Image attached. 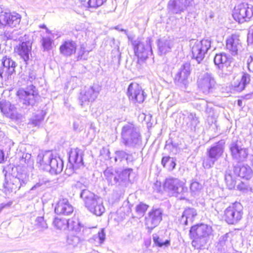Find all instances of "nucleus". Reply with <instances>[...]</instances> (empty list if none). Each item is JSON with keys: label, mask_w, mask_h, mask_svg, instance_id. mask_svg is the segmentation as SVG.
<instances>
[{"label": "nucleus", "mask_w": 253, "mask_h": 253, "mask_svg": "<svg viewBox=\"0 0 253 253\" xmlns=\"http://www.w3.org/2000/svg\"><path fill=\"white\" fill-rule=\"evenodd\" d=\"M190 238L193 239L192 245L197 249H203L212 235L211 226L205 224H200L191 227L189 231Z\"/></svg>", "instance_id": "obj_1"}, {"label": "nucleus", "mask_w": 253, "mask_h": 253, "mask_svg": "<svg viewBox=\"0 0 253 253\" xmlns=\"http://www.w3.org/2000/svg\"><path fill=\"white\" fill-rule=\"evenodd\" d=\"M11 174L5 173V182L3 186L9 192L19 190L24 186L29 180L28 174L21 168H13Z\"/></svg>", "instance_id": "obj_2"}, {"label": "nucleus", "mask_w": 253, "mask_h": 253, "mask_svg": "<svg viewBox=\"0 0 253 253\" xmlns=\"http://www.w3.org/2000/svg\"><path fill=\"white\" fill-rule=\"evenodd\" d=\"M122 142L130 148H137L142 144V137L138 128L133 124L124 125L121 131Z\"/></svg>", "instance_id": "obj_3"}, {"label": "nucleus", "mask_w": 253, "mask_h": 253, "mask_svg": "<svg viewBox=\"0 0 253 253\" xmlns=\"http://www.w3.org/2000/svg\"><path fill=\"white\" fill-rule=\"evenodd\" d=\"M80 197L84 201L86 208L94 214L100 216L105 211L102 199L88 190H83Z\"/></svg>", "instance_id": "obj_4"}, {"label": "nucleus", "mask_w": 253, "mask_h": 253, "mask_svg": "<svg viewBox=\"0 0 253 253\" xmlns=\"http://www.w3.org/2000/svg\"><path fill=\"white\" fill-rule=\"evenodd\" d=\"M164 187L165 190L180 200L185 199L188 194V188L186 186L185 183L178 178H167Z\"/></svg>", "instance_id": "obj_5"}, {"label": "nucleus", "mask_w": 253, "mask_h": 253, "mask_svg": "<svg viewBox=\"0 0 253 253\" xmlns=\"http://www.w3.org/2000/svg\"><path fill=\"white\" fill-rule=\"evenodd\" d=\"M131 42L133 46L134 53L138 57V62L144 61L152 54V41L150 38H147L145 41H142L141 39L137 38Z\"/></svg>", "instance_id": "obj_6"}, {"label": "nucleus", "mask_w": 253, "mask_h": 253, "mask_svg": "<svg viewBox=\"0 0 253 253\" xmlns=\"http://www.w3.org/2000/svg\"><path fill=\"white\" fill-rule=\"evenodd\" d=\"M197 84L200 90L206 95L213 93L217 86L214 75L211 73L208 72L199 77Z\"/></svg>", "instance_id": "obj_7"}, {"label": "nucleus", "mask_w": 253, "mask_h": 253, "mask_svg": "<svg viewBox=\"0 0 253 253\" xmlns=\"http://www.w3.org/2000/svg\"><path fill=\"white\" fill-rule=\"evenodd\" d=\"M20 103L23 107L34 105L38 98V93L33 85H29L26 89H20L17 92Z\"/></svg>", "instance_id": "obj_8"}, {"label": "nucleus", "mask_w": 253, "mask_h": 253, "mask_svg": "<svg viewBox=\"0 0 253 253\" xmlns=\"http://www.w3.org/2000/svg\"><path fill=\"white\" fill-rule=\"evenodd\" d=\"M229 149L233 160L238 163L246 161L249 150L243 146L241 141L233 139L229 145Z\"/></svg>", "instance_id": "obj_9"}, {"label": "nucleus", "mask_w": 253, "mask_h": 253, "mask_svg": "<svg viewBox=\"0 0 253 253\" xmlns=\"http://www.w3.org/2000/svg\"><path fill=\"white\" fill-rule=\"evenodd\" d=\"M243 214L242 205L240 203L235 202L225 210L224 217L229 224H235L241 220Z\"/></svg>", "instance_id": "obj_10"}, {"label": "nucleus", "mask_w": 253, "mask_h": 253, "mask_svg": "<svg viewBox=\"0 0 253 253\" xmlns=\"http://www.w3.org/2000/svg\"><path fill=\"white\" fill-rule=\"evenodd\" d=\"M253 16V6L242 3L235 7L233 13L234 19L239 23L249 20Z\"/></svg>", "instance_id": "obj_11"}, {"label": "nucleus", "mask_w": 253, "mask_h": 253, "mask_svg": "<svg viewBox=\"0 0 253 253\" xmlns=\"http://www.w3.org/2000/svg\"><path fill=\"white\" fill-rule=\"evenodd\" d=\"M211 46V41L209 39H204L200 41H197L192 48V56L198 63L205 58L206 54Z\"/></svg>", "instance_id": "obj_12"}, {"label": "nucleus", "mask_w": 253, "mask_h": 253, "mask_svg": "<svg viewBox=\"0 0 253 253\" xmlns=\"http://www.w3.org/2000/svg\"><path fill=\"white\" fill-rule=\"evenodd\" d=\"M83 155L82 150L78 148L71 149L69 152V164L67 165L66 170L74 172L75 169H77L83 166Z\"/></svg>", "instance_id": "obj_13"}, {"label": "nucleus", "mask_w": 253, "mask_h": 253, "mask_svg": "<svg viewBox=\"0 0 253 253\" xmlns=\"http://www.w3.org/2000/svg\"><path fill=\"white\" fill-rule=\"evenodd\" d=\"M21 21V16L16 13H0V29L3 30L7 27H16Z\"/></svg>", "instance_id": "obj_14"}, {"label": "nucleus", "mask_w": 253, "mask_h": 253, "mask_svg": "<svg viewBox=\"0 0 253 253\" xmlns=\"http://www.w3.org/2000/svg\"><path fill=\"white\" fill-rule=\"evenodd\" d=\"M163 211L160 208L152 209L145 217V224L149 230H152L158 226L162 220Z\"/></svg>", "instance_id": "obj_15"}, {"label": "nucleus", "mask_w": 253, "mask_h": 253, "mask_svg": "<svg viewBox=\"0 0 253 253\" xmlns=\"http://www.w3.org/2000/svg\"><path fill=\"white\" fill-rule=\"evenodd\" d=\"M127 95L129 100L133 103H141L146 98V95L141 87L136 83H131L127 88Z\"/></svg>", "instance_id": "obj_16"}, {"label": "nucleus", "mask_w": 253, "mask_h": 253, "mask_svg": "<svg viewBox=\"0 0 253 253\" xmlns=\"http://www.w3.org/2000/svg\"><path fill=\"white\" fill-rule=\"evenodd\" d=\"M193 0H169L168 3L169 12L172 14H181L188 7L192 5Z\"/></svg>", "instance_id": "obj_17"}, {"label": "nucleus", "mask_w": 253, "mask_h": 253, "mask_svg": "<svg viewBox=\"0 0 253 253\" xmlns=\"http://www.w3.org/2000/svg\"><path fill=\"white\" fill-rule=\"evenodd\" d=\"M14 50L27 65L32 55V42L30 41L23 42L15 47Z\"/></svg>", "instance_id": "obj_18"}, {"label": "nucleus", "mask_w": 253, "mask_h": 253, "mask_svg": "<svg viewBox=\"0 0 253 253\" xmlns=\"http://www.w3.org/2000/svg\"><path fill=\"white\" fill-rule=\"evenodd\" d=\"M230 62V56H228L225 53H219L214 56V63L223 74L228 75L230 73V70H228Z\"/></svg>", "instance_id": "obj_19"}, {"label": "nucleus", "mask_w": 253, "mask_h": 253, "mask_svg": "<svg viewBox=\"0 0 253 253\" xmlns=\"http://www.w3.org/2000/svg\"><path fill=\"white\" fill-rule=\"evenodd\" d=\"M0 109L1 112L7 117L14 120H19L22 115L17 113L16 108L9 101H1L0 102Z\"/></svg>", "instance_id": "obj_20"}, {"label": "nucleus", "mask_w": 253, "mask_h": 253, "mask_svg": "<svg viewBox=\"0 0 253 253\" xmlns=\"http://www.w3.org/2000/svg\"><path fill=\"white\" fill-rule=\"evenodd\" d=\"M2 67L0 70V76L3 78H8L15 72L16 63L10 57L4 56L1 59Z\"/></svg>", "instance_id": "obj_21"}, {"label": "nucleus", "mask_w": 253, "mask_h": 253, "mask_svg": "<svg viewBox=\"0 0 253 253\" xmlns=\"http://www.w3.org/2000/svg\"><path fill=\"white\" fill-rule=\"evenodd\" d=\"M190 72V64L188 62L184 63L175 76V82L179 85H186L188 83V77Z\"/></svg>", "instance_id": "obj_22"}, {"label": "nucleus", "mask_w": 253, "mask_h": 253, "mask_svg": "<svg viewBox=\"0 0 253 253\" xmlns=\"http://www.w3.org/2000/svg\"><path fill=\"white\" fill-rule=\"evenodd\" d=\"M55 212L57 214L70 215L74 211V208L66 198L59 200L55 207Z\"/></svg>", "instance_id": "obj_23"}, {"label": "nucleus", "mask_w": 253, "mask_h": 253, "mask_svg": "<svg viewBox=\"0 0 253 253\" xmlns=\"http://www.w3.org/2000/svg\"><path fill=\"white\" fill-rule=\"evenodd\" d=\"M98 93V91L95 90L94 86L86 88L84 92L81 93L79 98L81 105L84 106L93 101L96 98Z\"/></svg>", "instance_id": "obj_24"}, {"label": "nucleus", "mask_w": 253, "mask_h": 253, "mask_svg": "<svg viewBox=\"0 0 253 253\" xmlns=\"http://www.w3.org/2000/svg\"><path fill=\"white\" fill-rule=\"evenodd\" d=\"M174 40L169 37H163L158 41L159 52L161 55L170 52L174 45Z\"/></svg>", "instance_id": "obj_25"}, {"label": "nucleus", "mask_w": 253, "mask_h": 253, "mask_svg": "<svg viewBox=\"0 0 253 253\" xmlns=\"http://www.w3.org/2000/svg\"><path fill=\"white\" fill-rule=\"evenodd\" d=\"M231 233H227L221 236L216 246L218 253H226L231 247Z\"/></svg>", "instance_id": "obj_26"}, {"label": "nucleus", "mask_w": 253, "mask_h": 253, "mask_svg": "<svg viewBox=\"0 0 253 253\" xmlns=\"http://www.w3.org/2000/svg\"><path fill=\"white\" fill-rule=\"evenodd\" d=\"M226 47L233 55L238 54V51L242 50V46L238 36L232 35L226 41Z\"/></svg>", "instance_id": "obj_27"}, {"label": "nucleus", "mask_w": 253, "mask_h": 253, "mask_svg": "<svg viewBox=\"0 0 253 253\" xmlns=\"http://www.w3.org/2000/svg\"><path fill=\"white\" fill-rule=\"evenodd\" d=\"M77 43L72 40H67L63 42L60 46V53L65 56H70L75 53L77 50Z\"/></svg>", "instance_id": "obj_28"}, {"label": "nucleus", "mask_w": 253, "mask_h": 253, "mask_svg": "<svg viewBox=\"0 0 253 253\" xmlns=\"http://www.w3.org/2000/svg\"><path fill=\"white\" fill-rule=\"evenodd\" d=\"M225 143L221 140L208 149L206 154H209L216 161L221 157L224 152Z\"/></svg>", "instance_id": "obj_29"}, {"label": "nucleus", "mask_w": 253, "mask_h": 253, "mask_svg": "<svg viewBox=\"0 0 253 253\" xmlns=\"http://www.w3.org/2000/svg\"><path fill=\"white\" fill-rule=\"evenodd\" d=\"M63 169V162L60 157L52 158L48 165V169L49 172L52 174H57L60 173Z\"/></svg>", "instance_id": "obj_30"}, {"label": "nucleus", "mask_w": 253, "mask_h": 253, "mask_svg": "<svg viewBox=\"0 0 253 253\" xmlns=\"http://www.w3.org/2000/svg\"><path fill=\"white\" fill-rule=\"evenodd\" d=\"M233 170L235 174L246 179H250L253 175L252 170L248 165L241 166L237 164L234 166Z\"/></svg>", "instance_id": "obj_31"}, {"label": "nucleus", "mask_w": 253, "mask_h": 253, "mask_svg": "<svg viewBox=\"0 0 253 253\" xmlns=\"http://www.w3.org/2000/svg\"><path fill=\"white\" fill-rule=\"evenodd\" d=\"M52 154L49 152L44 154H39L37 157V163L40 165L42 169L45 170L48 169V165L52 158Z\"/></svg>", "instance_id": "obj_32"}, {"label": "nucleus", "mask_w": 253, "mask_h": 253, "mask_svg": "<svg viewBox=\"0 0 253 253\" xmlns=\"http://www.w3.org/2000/svg\"><path fill=\"white\" fill-rule=\"evenodd\" d=\"M183 115L185 116L184 120L188 126L191 129L195 128L199 123V118L197 117L196 114L194 113L186 112V114Z\"/></svg>", "instance_id": "obj_33"}, {"label": "nucleus", "mask_w": 253, "mask_h": 253, "mask_svg": "<svg viewBox=\"0 0 253 253\" xmlns=\"http://www.w3.org/2000/svg\"><path fill=\"white\" fill-rule=\"evenodd\" d=\"M45 113L42 110L38 111L33 114L30 119L28 125L39 127L44 119Z\"/></svg>", "instance_id": "obj_34"}, {"label": "nucleus", "mask_w": 253, "mask_h": 253, "mask_svg": "<svg viewBox=\"0 0 253 253\" xmlns=\"http://www.w3.org/2000/svg\"><path fill=\"white\" fill-rule=\"evenodd\" d=\"M104 174L109 184L120 186L119 174L117 172H113L111 169H107L104 171Z\"/></svg>", "instance_id": "obj_35"}, {"label": "nucleus", "mask_w": 253, "mask_h": 253, "mask_svg": "<svg viewBox=\"0 0 253 253\" xmlns=\"http://www.w3.org/2000/svg\"><path fill=\"white\" fill-rule=\"evenodd\" d=\"M203 185L199 182L192 180L190 185V193L192 196L197 197L200 195Z\"/></svg>", "instance_id": "obj_36"}, {"label": "nucleus", "mask_w": 253, "mask_h": 253, "mask_svg": "<svg viewBox=\"0 0 253 253\" xmlns=\"http://www.w3.org/2000/svg\"><path fill=\"white\" fill-rule=\"evenodd\" d=\"M224 180L227 186L229 189H232L234 188L236 185V180L232 175L231 170L227 169L226 170L224 175Z\"/></svg>", "instance_id": "obj_37"}, {"label": "nucleus", "mask_w": 253, "mask_h": 253, "mask_svg": "<svg viewBox=\"0 0 253 253\" xmlns=\"http://www.w3.org/2000/svg\"><path fill=\"white\" fill-rule=\"evenodd\" d=\"M68 219L55 217L53 221L54 226L57 229L65 230L68 227Z\"/></svg>", "instance_id": "obj_38"}, {"label": "nucleus", "mask_w": 253, "mask_h": 253, "mask_svg": "<svg viewBox=\"0 0 253 253\" xmlns=\"http://www.w3.org/2000/svg\"><path fill=\"white\" fill-rule=\"evenodd\" d=\"M115 161L116 163H121L124 160H126L127 162L131 161L129 158L131 156V155L127 153L124 150L116 151L115 153Z\"/></svg>", "instance_id": "obj_39"}, {"label": "nucleus", "mask_w": 253, "mask_h": 253, "mask_svg": "<svg viewBox=\"0 0 253 253\" xmlns=\"http://www.w3.org/2000/svg\"><path fill=\"white\" fill-rule=\"evenodd\" d=\"M131 171L130 169H127L123 170L120 173H118L120 186H124L126 184V182L129 180Z\"/></svg>", "instance_id": "obj_40"}, {"label": "nucleus", "mask_w": 253, "mask_h": 253, "mask_svg": "<svg viewBox=\"0 0 253 253\" xmlns=\"http://www.w3.org/2000/svg\"><path fill=\"white\" fill-rule=\"evenodd\" d=\"M68 227L67 228L69 230L74 231L76 232H79L81 231V229L84 228L82 225L81 222L78 220H73L68 219Z\"/></svg>", "instance_id": "obj_41"}, {"label": "nucleus", "mask_w": 253, "mask_h": 253, "mask_svg": "<svg viewBox=\"0 0 253 253\" xmlns=\"http://www.w3.org/2000/svg\"><path fill=\"white\" fill-rule=\"evenodd\" d=\"M251 76L247 73H243L242 78L238 85L236 86L237 90L242 91L245 88V86L250 83Z\"/></svg>", "instance_id": "obj_42"}, {"label": "nucleus", "mask_w": 253, "mask_h": 253, "mask_svg": "<svg viewBox=\"0 0 253 253\" xmlns=\"http://www.w3.org/2000/svg\"><path fill=\"white\" fill-rule=\"evenodd\" d=\"M217 161L211 157L209 154H206V156L203 159V167L206 169L211 168Z\"/></svg>", "instance_id": "obj_43"}, {"label": "nucleus", "mask_w": 253, "mask_h": 253, "mask_svg": "<svg viewBox=\"0 0 253 253\" xmlns=\"http://www.w3.org/2000/svg\"><path fill=\"white\" fill-rule=\"evenodd\" d=\"M1 30L3 31L2 34H3L4 37H6L7 39L16 41L18 39L19 32L17 30H14L12 31L4 30Z\"/></svg>", "instance_id": "obj_44"}, {"label": "nucleus", "mask_w": 253, "mask_h": 253, "mask_svg": "<svg viewBox=\"0 0 253 253\" xmlns=\"http://www.w3.org/2000/svg\"><path fill=\"white\" fill-rule=\"evenodd\" d=\"M153 240L155 244L159 247H167L170 245V240H163L158 236H153Z\"/></svg>", "instance_id": "obj_45"}, {"label": "nucleus", "mask_w": 253, "mask_h": 253, "mask_svg": "<svg viewBox=\"0 0 253 253\" xmlns=\"http://www.w3.org/2000/svg\"><path fill=\"white\" fill-rule=\"evenodd\" d=\"M183 213L190 222H193L195 216L197 215V211L194 208H188Z\"/></svg>", "instance_id": "obj_46"}, {"label": "nucleus", "mask_w": 253, "mask_h": 253, "mask_svg": "<svg viewBox=\"0 0 253 253\" xmlns=\"http://www.w3.org/2000/svg\"><path fill=\"white\" fill-rule=\"evenodd\" d=\"M36 225L37 227L40 229L42 231H43L48 228L47 224L42 216L37 217L36 219Z\"/></svg>", "instance_id": "obj_47"}, {"label": "nucleus", "mask_w": 253, "mask_h": 253, "mask_svg": "<svg viewBox=\"0 0 253 253\" xmlns=\"http://www.w3.org/2000/svg\"><path fill=\"white\" fill-rule=\"evenodd\" d=\"M21 164H25L27 166H32L33 165V160L31 158V155L29 153L23 154L20 160Z\"/></svg>", "instance_id": "obj_48"}, {"label": "nucleus", "mask_w": 253, "mask_h": 253, "mask_svg": "<svg viewBox=\"0 0 253 253\" xmlns=\"http://www.w3.org/2000/svg\"><path fill=\"white\" fill-rule=\"evenodd\" d=\"M107 0H88V7L90 8H96L101 6Z\"/></svg>", "instance_id": "obj_49"}, {"label": "nucleus", "mask_w": 253, "mask_h": 253, "mask_svg": "<svg viewBox=\"0 0 253 253\" xmlns=\"http://www.w3.org/2000/svg\"><path fill=\"white\" fill-rule=\"evenodd\" d=\"M106 235L104 229H101L97 235H94L93 239L98 241L99 244H102L105 240Z\"/></svg>", "instance_id": "obj_50"}, {"label": "nucleus", "mask_w": 253, "mask_h": 253, "mask_svg": "<svg viewBox=\"0 0 253 253\" xmlns=\"http://www.w3.org/2000/svg\"><path fill=\"white\" fill-rule=\"evenodd\" d=\"M42 47L44 50H48L50 49L52 44V40L50 37H43L41 40Z\"/></svg>", "instance_id": "obj_51"}, {"label": "nucleus", "mask_w": 253, "mask_h": 253, "mask_svg": "<svg viewBox=\"0 0 253 253\" xmlns=\"http://www.w3.org/2000/svg\"><path fill=\"white\" fill-rule=\"evenodd\" d=\"M148 206L144 204H140L136 207V212L140 214H143L147 210Z\"/></svg>", "instance_id": "obj_52"}, {"label": "nucleus", "mask_w": 253, "mask_h": 253, "mask_svg": "<svg viewBox=\"0 0 253 253\" xmlns=\"http://www.w3.org/2000/svg\"><path fill=\"white\" fill-rule=\"evenodd\" d=\"M79 239L76 236H71L68 238L67 242L68 244L75 246L78 243Z\"/></svg>", "instance_id": "obj_53"}, {"label": "nucleus", "mask_w": 253, "mask_h": 253, "mask_svg": "<svg viewBox=\"0 0 253 253\" xmlns=\"http://www.w3.org/2000/svg\"><path fill=\"white\" fill-rule=\"evenodd\" d=\"M85 47L84 46V45L83 44H82L81 46L80 50L79 51V52H78V59H86L85 57H83L84 54L85 52Z\"/></svg>", "instance_id": "obj_54"}, {"label": "nucleus", "mask_w": 253, "mask_h": 253, "mask_svg": "<svg viewBox=\"0 0 253 253\" xmlns=\"http://www.w3.org/2000/svg\"><path fill=\"white\" fill-rule=\"evenodd\" d=\"M37 76V74L36 73V71L34 70H32L31 69H29V72H28V80L32 82L33 81H34Z\"/></svg>", "instance_id": "obj_55"}, {"label": "nucleus", "mask_w": 253, "mask_h": 253, "mask_svg": "<svg viewBox=\"0 0 253 253\" xmlns=\"http://www.w3.org/2000/svg\"><path fill=\"white\" fill-rule=\"evenodd\" d=\"M170 158L169 156L163 157L161 164L164 168H167V165H168L169 161H170Z\"/></svg>", "instance_id": "obj_56"}, {"label": "nucleus", "mask_w": 253, "mask_h": 253, "mask_svg": "<svg viewBox=\"0 0 253 253\" xmlns=\"http://www.w3.org/2000/svg\"><path fill=\"white\" fill-rule=\"evenodd\" d=\"M175 163L173 158H170V161H169V163L168 165L167 168L169 170H172L175 168Z\"/></svg>", "instance_id": "obj_57"}, {"label": "nucleus", "mask_w": 253, "mask_h": 253, "mask_svg": "<svg viewBox=\"0 0 253 253\" xmlns=\"http://www.w3.org/2000/svg\"><path fill=\"white\" fill-rule=\"evenodd\" d=\"M248 67L250 72L253 73V56H250L248 61Z\"/></svg>", "instance_id": "obj_58"}, {"label": "nucleus", "mask_w": 253, "mask_h": 253, "mask_svg": "<svg viewBox=\"0 0 253 253\" xmlns=\"http://www.w3.org/2000/svg\"><path fill=\"white\" fill-rule=\"evenodd\" d=\"M179 221L181 224L185 225H188V222H189L187 217H186V216L184 215L183 213L181 218H180Z\"/></svg>", "instance_id": "obj_59"}, {"label": "nucleus", "mask_w": 253, "mask_h": 253, "mask_svg": "<svg viewBox=\"0 0 253 253\" xmlns=\"http://www.w3.org/2000/svg\"><path fill=\"white\" fill-rule=\"evenodd\" d=\"M4 160V154L1 150H0V163L3 162Z\"/></svg>", "instance_id": "obj_60"}, {"label": "nucleus", "mask_w": 253, "mask_h": 253, "mask_svg": "<svg viewBox=\"0 0 253 253\" xmlns=\"http://www.w3.org/2000/svg\"><path fill=\"white\" fill-rule=\"evenodd\" d=\"M42 185V183H41L40 182L39 183H37L34 186H33L32 187L31 190H35L36 188L40 187Z\"/></svg>", "instance_id": "obj_61"}, {"label": "nucleus", "mask_w": 253, "mask_h": 253, "mask_svg": "<svg viewBox=\"0 0 253 253\" xmlns=\"http://www.w3.org/2000/svg\"><path fill=\"white\" fill-rule=\"evenodd\" d=\"M115 29L118 30V31L125 32L126 33V30H124L123 29H122V28H120V27L119 26L116 27Z\"/></svg>", "instance_id": "obj_62"}, {"label": "nucleus", "mask_w": 253, "mask_h": 253, "mask_svg": "<svg viewBox=\"0 0 253 253\" xmlns=\"http://www.w3.org/2000/svg\"><path fill=\"white\" fill-rule=\"evenodd\" d=\"M238 104L239 106H241L242 104V101L241 100H238Z\"/></svg>", "instance_id": "obj_63"}, {"label": "nucleus", "mask_w": 253, "mask_h": 253, "mask_svg": "<svg viewBox=\"0 0 253 253\" xmlns=\"http://www.w3.org/2000/svg\"><path fill=\"white\" fill-rule=\"evenodd\" d=\"M251 96V94H247L246 96H245V98L247 99H250V97Z\"/></svg>", "instance_id": "obj_64"}]
</instances>
